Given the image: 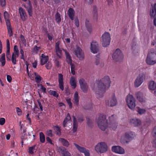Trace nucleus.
Wrapping results in <instances>:
<instances>
[{"label": "nucleus", "mask_w": 156, "mask_h": 156, "mask_svg": "<svg viewBox=\"0 0 156 156\" xmlns=\"http://www.w3.org/2000/svg\"><path fill=\"white\" fill-rule=\"evenodd\" d=\"M5 122V118H0V125H3Z\"/></svg>", "instance_id": "obj_54"}, {"label": "nucleus", "mask_w": 156, "mask_h": 156, "mask_svg": "<svg viewBox=\"0 0 156 156\" xmlns=\"http://www.w3.org/2000/svg\"><path fill=\"white\" fill-rule=\"evenodd\" d=\"M6 25L9 35L10 37H11L12 36L13 33L12 32L11 24H10L8 25V24H7Z\"/></svg>", "instance_id": "obj_38"}, {"label": "nucleus", "mask_w": 156, "mask_h": 156, "mask_svg": "<svg viewBox=\"0 0 156 156\" xmlns=\"http://www.w3.org/2000/svg\"><path fill=\"white\" fill-rule=\"evenodd\" d=\"M6 76V79L7 81L9 82L10 83L11 82L12 80V78L11 76L10 75H7Z\"/></svg>", "instance_id": "obj_60"}, {"label": "nucleus", "mask_w": 156, "mask_h": 156, "mask_svg": "<svg viewBox=\"0 0 156 156\" xmlns=\"http://www.w3.org/2000/svg\"><path fill=\"white\" fill-rule=\"evenodd\" d=\"M66 100L67 102V103L69 105V108H72V104L71 101V99L68 98H67L66 99Z\"/></svg>", "instance_id": "obj_43"}, {"label": "nucleus", "mask_w": 156, "mask_h": 156, "mask_svg": "<svg viewBox=\"0 0 156 156\" xmlns=\"http://www.w3.org/2000/svg\"><path fill=\"white\" fill-rule=\"evenodd\" d=\"M83 153H84L85 156H90L89 151L88 150L86 149V148L85 149Z\"/></svg>", "instance_id": "obj_47"}, {"label": "nucleus", "mask_w": 156, "mask_h": 156, "mask_svg": "<svg viewBox=\"0 0 156 156\" xmlns=\"http://www.w3.org/2000/svg\"><path fill=\"white\" fill-rule=\"evenodd\" d=\"M0 62L1 63V66H3L5 65L6 60L5 53H3L0 56Z\"/></svg>", "instance_id": "obj_28"}, {"label": "nucleus", "mask_w": 156, "mask_h": 156, "mask_svg": "<svg viewBox=\"0 0 156 156\" xmlns=\"http://www.w3.org/2000/svg\"><path fill=\"white\" fill-rule=\"evenodd\" d=\"M12 55H16V56H19V51L18 47L17 45H15L14 48V52L12 53Z\"/></svg>", "instance_id": "obj_35"}, {"label": "nucleus", "mask_w": 156, "mask_h": 156, "mask_svg": "<svg viewBox=\"0 0 156 156\" xmlns=\"http://www.w3.org/2000/svg\"><path fill=\"white\" fill-rule=\"evenodd\" d=\"M156 15V3L152 5L150 11V16L154 17Z\"/></svg>", "instance_id": "obj_23"}, {"label": "nucleus", "mask_w": 156, "mask_h": 156, "mask_svg": "<svg viewBox=\"0 0 156 156\" xmlns=\"http://www.w3.org/2000/svg\"><path fill=\"white\" fill-rule=\"evenodd\" d=\"M102 45L104 47H106L110 44L111 37L110 33L108 32H105L102 35L101 37Z\"/></svg>", "instance_id": "obj_6"}, {"label": "nucleus", "mask_w": 156, "mask_h": 156, "mask_svg": "<svg viewBox=\"0 0 156 156\" xmlns=\"http://www.w3.org/2000/svg\"><path fill=\"white\" fill-rule=\"evenodd\" d=\"M111 83L109 77L106 76L102 79L101 82L94 84L92 89L97 97L100 98L104 96L106 90L110 87Z\"/></svg>", "instance_id": "obj_1"}, {"label": "nucleus", "mask_w": 156, "mask_h": 156, "mask_svg": "<svg viewBox=\"0 0 156 156\" xmlns=\"http://www.w3.org/2000/svg\"><path fill=\"white\" fill-rule=\"evenodd\" d=\"M148 88L149 90H154L156 89V83L153 81H151L149 82Z\"/></svg>", "instance_id": "obj_26"}, {"label": "nucleus", "mask_w": 156, "mask_h": 156, "mask_svg": "<svg viewBox=\"0 0 156 156\" xmlns=\"http://www.w3.org/2000/svg\"><path fill=\"white\" fill-rule=\"evenodd\" d=\"M94 150L98 153H103L108 151V146L107 144L103 142L98 143L94 147Z\"/></svg>", "instance_id": "obj_3"}, {"label": "nucleus", "mask_w": 156, "mask_h": 156, "mask_svg": "<svg viewBox=\"0 0 156 156\" xmlns=\"http://www.w3.org/2000/svg\"><path fill=\"white\" fill-rule=\"evenodd\" d=\"M79 83L80 88L84 92H86L88 89V86L85 80L83 78L79 80Z\"/></svg>", "instance_id": "obj_13"}, {"label": "nucleus", "mask_w": 156, "mask_h": 156, "mask_svg": "<svg viewBox=\"0 0 156 156\" xmlns=\"http://www.w3.org/2000/svg\"><path fill=\"white\" fill-rule=\"evenodd\" d=\"M49 93L50 95H52L56 98H57L58 97V94L56 91H55L50 90L49 91Z\"/></svg>", "instance_id": "obj_42"}, {"label": "nucleus", "mask_w": 156, "mask_h": 156, "mask_svg": "<svg viewBox=\"0 0 156 156\" xmlns=\"http://www.w3.org/2000/svg\"><path fill=\"white\" fill-rule=\"evenodd\" d=\"M4 16L6 25L8 24V25L9 24H10V23L9 20L10 16L6 11H5L4 12Z\"/></svg>", "instance_id": "obj_29"}, {"label": "nucleus", "mask_w": 156, "mask_h": 156, "mask_svg": "<svg viewBox=\"0 0 156 156\" xmlns=\"http://www.w3.org/2000/svg\"><path fill=\"white\" fill-rule=\"evenodd\" d=\"M75 54L80 59H82L84 58L83 53L81 49L79 47H76L74 50Z\"/></svg>", "instance_id": "obj_15"}, {"label": "nucleus", "mask_w": 156, "mask_h": 156, "mask_svg": "<svg viewBox=\"0 0 156 156\" xmlns=\"http://www.w3.org/2000/svg\"><path fill=\"white\" fill-rule=\"evenodd\" d=\"M40 138L41 142L44 143L45 140V138L44 135L42 132L40 133Z\"/></svg>", "instance_id": "obj_39"}, {"label": "nucleus", "mask_w": 156, "mask_h": 156, "mask_svg": "<svg viewBox=\"0 0 156 156\" xmlns=\"http://www.w3.org/2000/svg\"><path fill=\"white\" fill-rule=\"evenodd\" d=\"M20 39L22 41V42L23 44H25L26 41L25 39H24V37L22 36L21 35L20 36Z\"/></svg>", "instance_id": "obj_62"}, {"label": "nucleus", "mask_w": 156, "mask_h": 156, "mask_svg": "<svg viewBox=\"0 0 156 156\" xmlns=\"http://www.w3.org/2000/svg\"><path fill=\"white\" fill-rule=\"evenodd\" d=\"M16 111L18 114V115H21L22 112L20 109L18 107H16Z\"/></svg>", "instance_id": "obj_59"}, {"label": "nucleus", "mask_w": 156, "mask_h": 156, "mask_svg": "<svg viewBox=\"0 0 156 156\" xmlns=\"http://www.w3.org/2000/svg\"><path fill=\"white\" fill-rule=\"evenodd\" d=\"M34 147H32L29 148V152L31 154L34 153Z\"/></svg>", "instance_id": "obj_52"}, {"label": "nucleus", "mask_w": 156, "mask_h": 156, "mask_svg": "<svg viewBox=\"0 0 156 156\" xmlns=\"http://www.w3.org/2000/svg\"><path fill=\"white\" fill-rule=\"evenodd\" d=\"M135 136L136 134L134 132L127 131L121 136L120 140L122 142H126V140L130 141L134 139Z\"/></svg>", "instance_id": "obj_7"}, {"label": "nucleus", "mask_w": 156, "mask_h": 156, "mask_svg": "<svg viewBox=\"0 0 156 156\" xmlns=\"http://www.w3.org/2000/svg\"><path fill=\"white\" fill-rule=\"evenodd\" d=\"M86 27L87 31L90 33H91L92 32V27L91 25L90 24H87Z\"/></svg>", "instance_id": "obj_44"}, {"label": "nucleus", "mask_w": 156, "mask_h": 156, "mask_svg": "<svg viewBox=\"0 0 156 156\" xmlns=\"http://www.w3.org/2000/svg\"><path fill=\"white\" fill-rule=\"evenodd\" d=\"M73 128L72 131L73 133H75L77 130V123L75 118H74L73 119Z\"/></svg>", "instance_id": "obj_33"}, {"label": "nucleus", "mask_w": 156, "mask_h": 156, "mask_svg": "<svg viewBox=\"0 0 156 156\" xmlns=\"http://www.w3.org/2000/svg\"><path fill=\"white\" fill-rule=\"evenodd\" d=\"M74 23L76 26L77 27H78L79 26V23L78 20L77 19H76L74 20Z\"/></svg>", "instance_id": "obj_58"}, {"label": "nucleus", "mask_w": 156, "mask_h": 156, "mask_svg": "<svg viewBox=\"0 0 156 156\" xmlns=\"http://www.w3.org/2000/svg\"><path fill=\"white\" fill-rule=\"evenodd\" d=\"M135 96L137 99L143 96L142 93L140 92L136 93Z\"/></svg>", "instance_id": "obj_48"}, {"label": "nucleus", "mask_w": 156, "mask_h": 156, "mask_svg": "<svg viewBox=\"0 0 156 156\" xmlns=\"http://www.w3.org/2000/svg\"><path fill=\"white\" fill-rule=\"evenodd\" d=\"M79 96L78 92L76 91L73 95V104L77 106L79 104Z\"/></svg>", "instance_id": "obj_19"}, {"label": "nucleus", "mask_w": 156, "mask_h": 156, "mask_svg": "<svg viewBox=\"0 0 156 156\" xmlns=\"http://www.w3.org/2000/svg\"><path fill=\"white\" fill-rule=\"evenodd\" d=\"M7 50L6 51V57L7 58V60L8 61H10V48H7Z\"/></svg>", "instance_id": "obj_40"}, {"label": "nucleus", "mask_w": 156, "mask_h": 156, "mask_svg": "<svg viewBox=\"0 0 156 156\" xmlns=\"http://www.w3.org/2000/svg\"><path fill=\"white\" fill-rule=\"evenodd\" d=\"M146 62L148 65H153L156 63V51L149 52L147 56Z\"/></svg>", "instance_id": "obj_5"}, {"label": "nucleus", "mask_w": 156, "mask_h": 156, "mask_svg": "<svg viewBox=\"0 0 156 156\" xmlns=\"http://www.w3.org/2000/svg\"><path fill=\"white\" fill-rule=\"evenodd\" d=\"M55 18L56 22L58 23H59L61 20L60 15L58 13H57L55 15Z\"/></svg>", "instance_id": "obj_46"}, {"label": "nucleus", "mask_w": 156, "mask_h": 156, "mask_svg": "<svg viewBox=\"0 0 156 156\" xmlns=\"http://www.w3.org/2000/svg\"><path fill=\"white\" fill-rule=\"evenodd\" d=\"M136 100L133 95L130 94H128L126 98V104L129 108L134 110L136 107Z\"/></svg>", "instance_id": "obj_4"}, {"label": "nucleus", "mask_w": 156, "mask_h": 156, "mask_svg": "<svg viewBox=\"0 0 156 156\" xmlns=\"http://www.w3.org/2000/svg\"><path fill=\"white\" fill-rule=\"evenodd\" d=\"M152 134L153 136H156V126L153 129L152 132Z\"/></svg>", "instance_id": "obj_55"}, {"label": "nucleus", "mask_w": 156, "mask_h": 156, "mask_svg": "<svg viewBox=\"0 0 156 156\" xmlns=\"http://www.w3.org/2000/svg\"><path fill=\"white\" fill-rule=\"evenodd\" d=\"M73 144L76 149L80 152L83 153L85 149V147L81 146L76 143H74Z\"/></svg>", "instance_id": "obj_31"}, {"label": "nucleus", "mask_w": 156, "mask_h": 156, "mask_svg": "<svg viewBox=\"0 0 156 156\" xmlns=\"http://www.w3.org/2000/svg\"><path fill=\"white\" fill-rule=\"evenodd\" d=\"M130 122L132 124L136 126H140L142 124V122L141 120L139 119L136 118L131 119Z\"/></svg>", "instance_id": "obj_20"}, {"label": "nucleus", "mask_w": 156, "mask_h": 156, "mask_svg": "<svg viewBox=\"0 0 156 156\" xmlns=\"http://www.w3.org/2000/svg\"><path fill=\"white\" fill-rule=\"evenodd\" d=\"M137 112L139 114L142 115L145 113L146 110L145 109L141 108L139 107L137 110Z\"/></svg>", "instance_id": "obj_37"}, {"label": "nucleus", "mask_w": 156, "mask_h": 156, "mask_svg": "<svg viewBox=\"0 0 156 156\" xmlns=\"http://www.w3.org/2000/svg\"><path fill=\"white\" fill-rule=\"evenodd\" d=\"M59 141L64 146L66 147H68L69 145V142L63 138H60Z\"/></svg>", "instance_id": "obj_30"}, {"label": "nucleus", "mask_w": 156, "mask_h": 156, "mask_svg": "<svg viewBox=\"0 0 156 156\" xmlns=\"http://www.w3.org/2000/svg\"><path fill=\"white\" fill-rule=\"evenodd\" d=\"M99 46L98 43L95 41H92L90 43L91 51L94 54H96L99 51Z\"/></svg>", "instance_id": "obj_11"}, {"label": "nucleus", "mask_w": 156, "mask_h": 156, "mask_svg": "<svg viewBox=\"0 0 156 156\" xmlns=\"http://www.w3.org/2000/svg\"><path fill=\"white\" fill-rule=\"evenodd\" d=\"M112 58L115 61H118L123 58V53L119 49H117L112 55Z\"/></svg>", "instance_id": "obj_9"}, {"label": "nucleus", "mask_w": 156, "mask_h": 156, "mask_svg": "<svg viewBox=\"0 0 156 156\" xmlns=\"http://www.w3.org/2000/svg\"><path fill=\"white\" fill-rule=\"evenodd\" d=\"M58 150L62 156H71L70 153L64 147H60L58 148Z\"/></svg>", "instance_id": "obj_16"}, {"label": "nucleus", "mask_w": 156, "mask_h": 156, "mask_svg": "<svg viewBox=\"0 0 156 156\" xmlns=\"http://www.w3.org/2000/svg\"><path fill=\"white\" fill-rule=\"evenodd\" d=\"M112 151L113 152L119 154H123L125 153L124 149L122 147L118 145L112 146Z\"/></svg>", "instance_id": "obj_12"}, {"label": "nucleus", "mask_w": 156, "mask_h": 156, "mask_svg": "<svg viewBox=\"0 0 156 156\" xmlns=\"http://www.w3.org/2000/svg\"><path fill=\"white\" fill-rule=\"evenodd\" d=\"M70 117L69 114H68L66 118H65L63 122V126L65 127L66 125V124L70 121Z\"/></svg>", "instance_id": "obj_34"}, {"label": "nucleus", "mask_w": 156, "mask_h": 156, "mask_svg": "<svg viewBox=\"0 0 156 156\" xmlns=\"http://www.w3.org/2000/svg\"><path fill=\"white\" fill-rule=\"evenodd\" d=\"M18 56H16V55H12L11 60L12 63L14 64H16V58L18 57Z\"/></svg>", "instance_id": "obj_41"}, {"label": "nucleus", "mask_w": 156, "mask_h": 156, "mask_svg": "<svg viewBox=\"0 0 156 156\" xmlns=\"http://www.w3.org/2000/svg\"><path fill=\"white\" fill-rule=\"evenodd\" d=\"M100 59L99 57H97L96 58L95 61V64L96 65H98L100 64L101 63Z\"/></svg>", "instance_id": "obj_49"}, {"label": "nucleus", "mask_w": 156, "mask_h": 156, "mask_svg": "<svg viewBox=\"0 0 156 156\" xmlns=\"http://www.w3.org/2000/svg\"><path fill=\"white\" fill-rule=\"evenodd\" d=\"M52 65L51 63L50 62H48L47 63H46L45 66L47 69H50Z\"/></svg>", "instance_id": "obj_51"}, {"label": "nucleus", "mask_w": 156, "mask_h": 156, "mask_svg": "<svg viewBox=\"0 0 156 156\" xmlns=\"http://www.w3.org/2000/svg\"><path fill=\"white\" fill-rule=\"evenodd\" d=\"M37 87L41 90L42 91L45 92L46 90V88L44 87L41 84H38Z\"/></svg>", "instance_id": "obj_45"}, {"label": "nucleus", "mask_w": 156, "mask_h": 156, "mask_svg": "<svg viewBox=\"0 0 156 156\" xmlns=\"http://www.w3.org/2000/svg\"><path fill=\"white\" fill-rule=\"evenodd\" d=\"M24 126L23 125H22L21 126L20 129L21 132V133L24 135L25 134L26 132V129L25 128H23Z\"/></svg>", "instance_id": "obj_50"}, {"label": "nucleus", "mask_w": 156, "mask_h": 156, "mask_svg": "<svg viewBox=\"0 0 156 156\" xmlns=\"http://www.w3.org/2000/svg\"><path fill=\"white\" fill-rule=\"evenodd\" d=\"M19 12L21 19L23 20H25L27 18L26 13L24 10L21 7L19 8Z\"/></svg>", "instance_id": "obj_21"}, {"label": "nucleus", "mask_w": 156, "mask_h": 156, "mask_svg": "<svg viewBox=\"0 0 156 156\" xmlns=\"http://www.w3.org/2000/svg\"><path fill=\"white\" fill-rule=\"evenodd\" d=\"M75 12L71 8H70L68 10V15L69 17L72 20H73L74 15Z\"/></svg>", "instance_id": "obj_32"}, {"label": "nucleus", "mask_w": 156, "mask_h": 156, "mask_svg": "<svg viewBox=\"0 0 156 156\" xmlns=\"http://www.w3.org/2000/svg\"><path fill=\"white\" fill-rule=\"evenodd\" d=\"M48 57L44 54H42L41 58V64L42 65L44 64L48 60Z\"/></svg>", "instance_id": "obj_22"}, {"label": "nucleus", "mask_w": 156, "mask_h": 156, "mask_svg": "<svg viewBox=\"0 0 156 156\" xmlns=\"http://www.w3.org/2000/svg\"><path fill=\"white\" fill-rule=\"evenodd\" d=\"M26 66H27V72L28 74V76L31 77H35V79L36 82L37 83H39L41 80V77L37 74L36 73H34V75L32 76L31 74H30L29 73L28 71V65L26 63Z\"/></svg>", "instance_id": "obj_14"}, {"label": "nucleus", "mask_w": 156, "mask_h": 156, "mask_svg": "<svg viewBox=\"0 0 156 156\" xmlns=\"http://www.w3.org/2000/svg\"><path fill=\"white\" fill-rule=\"evenodd\" d=\"M106 105L110 107H113L115 106L117 104V101L114 94H113L108 99L105 101Z\"/></svg>", "instance_id": "obj_10"}, {"label": "nucleus", "mask_w": 156, "mask_h": 156, "mask_svg": "<svg viewBox=\"0 0 156 156\" xmlns=\"http://www.w3.org/2000/svg\"><path fill=\"white\" fill-rule=\"evenodd\" d=\"M145 76L143 74L139 75L136 79L134 82V86L137 88L140 86L145 80Z\"/></svg>", "instance_id": "obj_8"}, {"label": "nucleus", "mask_w": 156, "mask_h": 156, "mask_svg": "<svg viewBox=\"0 0 156 156\" xmlns=\"http://www.w3.org/2000/svg\"><path fill=\"white\" fill-rule=\"evenodd\" d=\"M40 49V47L35 46L34 48L33 51L34 53H36Z\"/></svg>", "instance_id": "obj_56"}, {"label": "nucleus", "mask_w": 156, "mask_h": 156, "mask_svg": "<svg viewBox=\"0 0 156 156\" xmlns=\"http://www.w3.org/2000/svg\"><path fill=\"white\" fill-rule=\"evenodd\" d=\"M20 53L21 55V58L24 60V51L22 49L20 50Z\"/></svg>", "instance_id": "obj_63"}, {"label": "nucleus", "mask_w": 156, "mask_h": 156, "mask_svg": "<svg viewBox=\"0 0 156 156\" xmlns=\"http://www.w3.org/2000/svg\"><path fill=\"white\" fill-rule=\"evenodd\" d=\"M138 100L140 102H144L145 101L146 99L144 97L142 96L140 98L138 99Z\"/></svg>", "instance_id": "obj_57"}, {"label": "nucleus", "mask_w": 156, "mask_h": 156, "mask_svg": "<svg viewBox=\"0 0 156 156\" xmlns=\"http://www.w3.org/2000/svg\"><path fill=\"white\" fill-rule=\"evenodd\" d=\"M59 86L60 89L62 90H64L63 76L61 74H59L58 76Z\"/></svg>", "instance_id": "obj_18"}, {"label": "nucleus", "mask_w": 156, "mask_h": 156, "mask_svg": "<svg viewBox=\"0 0 156 156\" xmlns=\"http://www.w3.org/2000/svg\"><path fill=\"white\" fill-rule=\"evenodd\" d=\"M54 129L55 132H56L57 135L59 136L61 135V129H60V128L59 127H58V126H56L54 127Z\"/></svg>", "instance_id": "obj_36"}, {"label": "nucleus", "mask_w": 156, "mask_h": 156, "mask_svg": "<svg viewBox=\"0 0 156 156\" xmlns=\"http://www.w3.org/2000/svg\"><path fill=\"white\" fill-rule=\"evenodd\" d=\"M46 140L48 143H50L51 144H53L52 142V140L51 139H50L49 137H47L46 138Z\"/></svg>", "instance_id": "obj_64"}, {"label": "nucleus", "mask_w": 156, "mask_h": 156, "mask_svg": "<svg viewBox=\"0 0 156 156\" xmlns=\"http://www.w3.org/2000/svg\"><path fill=\"white\" fill-rule=\"evenodd\" d=\"M109 123L108 122L106 116L100 114L96 118V122L98 127L102 130L105 131L108 127L114 128L116 127L117 123L113 115L109 117Z\"/></svg>", "instance_id": "obj_2"}, {"label": "nucleus", "mask_w": 156, "mask_h": 156, "mask_svg": "<svg viewBox=\"0 0 156 156\" xmlns=\"http://www.w3.org/2000/svg\"><path fill=\"white\" fill-rule=\"evenodd\" d=\"M46 134L47 135L49 136H53V133L52 131L51 130H48L46 131Z\"/></svg>", "instance_id": "obj_53"}, {"label": "nucleus", "mask_w": 156, "mask_h": 156, "mask_svg": "<svg viewBox=\"0 0 156 156\" xmlns=\"http://www.w3.org/2000/svg\"><path fill=\"white\" fill-rule=\"evenodd\" d=\"M60 44V42L58 41L56 43L55 45V52L59 58L61 57L62 55V51L60 48L61 47Z\"/></svg>", "instance_id": "obj_17"}, {"label": "nucleus", "mask_w": 156, "mask_h": 156, "mask_svg": "<svg viewBox=\"0 0 156 156\" xmlns=\"http://www.w3.org/2000/svg\"><path fill=\"white\" fill-rule=\"evenodd\" d=\"M70 84L72 88L75 89L76 86V81L74 77L72 76L70 79Z\"/></svg>", "instance_id": "obj_25"}, {"label": "nucleus", "mask_w": 156, "mask_h": 156, "mask_svg": "<svg viewBox=\"0 0 156 156\" xmlns=\"http://www.w3.org/2000/svg\"><path fill=\"white\" fill-rule=\"evenodd\" d=\"M0 4L2 6H4L5 5V0H0Z\"/></svg>", "instance_id": "obj_61"}, {"label": "nucleus", "mask_w": 156, "mask_h": 156, "mask_svg": "<svg viewBox=\"0 0 156 156\" xmlns=\"http://www.w3.org/2000/svg\"><path fill=\"white\" fill-rule=\"evenodd\" d=\"M29 15L31 16L32 14V7L30 1H29L26 6Z\"/></svg>", "instance_id": "obj_24"}, {"label": "nucleus", "mask_w": 156, "mask_h": 156, "mask_svg": "<svg viewBox=\"0 0 156 156\" xmlns=\"http://www.w3.org/2000/svg\"><path fill=\"white\" fill-rule=\"evenodd\" d=\"M63 50L65 52V54L66 56V59L67 62L69 64H71L72 63V61L69 52L66 50L63 49Z\"/></svg>", "instance_id": "obj_27"}]
</instances>
